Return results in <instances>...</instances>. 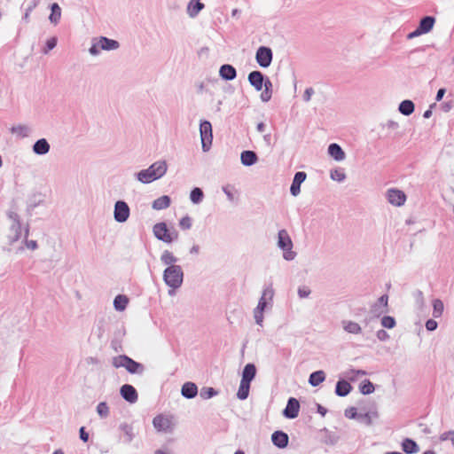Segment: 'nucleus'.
<instances>
[{"label":"nucleus","mask_w":454,"mask_h":454,"mask_svg":"<svg viewBox=\"0 0 454 454\" xmlns=\"http://www.w3.org/2000/svg\"><path fill=\"white\" fill-rule=\"evenodd\" d=\"M168 170V164L166 160H157L147 168L142 169L135 173V177L142 184H151L165 176Z\"/></svg>","instance_id":"f257e3e1"},{"label":"nucleus","mask_w":454,"mask_h":454,"mask_svg":"<svg viewBox=\"0 0 454 454\" xmlns=\"http://www.w3.org/2000/svg\"><path fill=\"white\" fill-rule=\"evenodd\" d=\"M184 270L179 266L166 267L163 270L162 278L167 286L170 288L168 294L172 295L175 291L180 288L184 282Z\"/></svg>","instance_id":"f03ea898"},{"label":"nucleus","mask_w":454,"mask_h":454,"mask_svg":"<svg viewBox=\"0 0 454 454\" xmlns=\"http://www.w3.org/2000/svg\"><path fill=\"white\" fill-rule=\"evenodd\" d=\"M274 296V289L271 286H268L263 288L262 295L259 299L257 306L254 309V318L257 325H262L263 322V313L268 308V306L272 305Z\"/></svg>","instance_id":"7ed1b4c3"},{"label":"nucleus","mask_w":454,"mask_h":454,"mask_svg":"<svg viewBox=\"0 0 454 454\" xmlns=\"http://www.w3.org/2000/svg\"><path fill=\"white\" fill-rule=\"evenodd\" d=\"M112 364L115 368H125L131 374H143L145 365L128 356L127 355H119L113 357Z\"/></svg>","instance_id":"20e7f679"},{"label":"nucleus","mask_w":454,"mask_h":454,"mask_svg":"<svg viewBox=\"0 0 454 454\" xmlns=\"http://www.w3.org/2000/svg\"><path fill=\"white\" fill-rule=\"evenodd\" d=\"M120 47L118 41L108 38L106 36H100L98 39L94 38L91 43V46L89 49V52L92 56H98L100 51H114Z\"/></svg>","instance_id":"39448f33"},{"label":"nucleus","mask_w":454,"mask_h":454,"mask_svg":"<svg viewBox=\"0 0 454 454\" xmlns=\"http://www.w3.org/2000/svg\"><path fill=\"white\" fill-rule=\"evenodd\" d=\"M278 247L283 251V258L286 261H293L295 258L296 253L293 251V241L285 229L278 232Z\"/></svg>","instance_id":"423d86ee"},{"label":"nucleus","mask_w":454,"mask_h":454,"mask_svg":"<svg viewBox=\"0 0 454 454\" xmlns=\"http://www.w3.org/2000/svg\"><path fill=\"white\" fill-rule=\"evenodd\" d=\"M6 216L12 222L9 231L10 234L8 235V240L10 244H13L17 242L21 237V223L20 215L12 210H8L6 212Z\"/></svg>","instance_id":"0eeeda50"},{"label":"nucleus","mask_w":454,"mask_h":454,"mask_svg":"<svg viewBox=\"0 0 454 454\" xmlns=\"http://www.w3.org/2000/svg\"><path fill=\"white\" fill-rule=\"evenodd\" d=\"M200 133L201 139V147L203 152H208L212 145L213 131L212 125L208 121H201L200 123Z\"/></svg>","instance_id":"6e6552de"},{"label":"nucleus","mask_w":454,"mask_h":454,"mask_svg":"<svg viewBox=\"0 0 454 454\" xmlns=\"http://www.w3.org/2000/svg\"><path fill=\"white\" fill-rule=\"evenodd\" d=\"M273 59L272 50L269 46H260L255 52L256 63L262 68L269 67Z\"/></svg>","instance_id":"1a4fd4ad"},{"label":"nucleus","mask_w":454,"mask_h":454,"mask_svg":"<svg viewBox=\"0 0 454 454\" xmlns=\"http://www.w3.org/2000/svg\"><path fill=\"white\" fill-rule=\"evenodd\" d=\"M130 215V209L124 200H117L114 204V218L117 223H125Z\"/></svg>","instance_id":"9d476101"},{"label":"nucleus","mask_w":454,"mask_h":454,"mask_svg":"<svg viewBox=\"0 0 454 454\" xmlns=\"http://www.w3.org/2000/svg\"><path fill=\"white\" fill-rule=\"evenodd\" d=\"M267 79H269V77L258 70L250 72L247 76L249 84L254 87L256 91L262 90Z\"/></svg>","instance_id":"9b49d317"},{"label":"nucleus","mask_w":454,"mask_h":454,"mask_svg":"<svg viewBox=\"0 0 454 454\" xmlns=\"http://www.w3.org/2000/svg\"><path fill=\"white\" fill-rule=\"evenodd\" d=\"M300 402L295 397H289L286 408L283 410V416L289 419L298 417L300 411Z\"/></svg>","instance_id":"f8f14e48"},{"label":"nucleus","mask_w":454,"mask_h":454,"mask_svg":"<svg viewBox=\"0 0 454 454\" xmlns=\"http://www.w3.org/2000/svg\"><path fill=\"white\" fill-rule=\"evenodd\" d=\"M168 228L165 222L157 223L153 227V232L155 238L164 243H170V237L168 235Z\"/></svg>","instance_id":"ddd939ff"},{"label":"nucleus","mask_w":454,"mask_h":454,"mask_svg":"<svg viewBox=\"0 0 454 454\" xmlns=\"http://www.w3.org/2000/svg\"><path fill=\"white\" fill-rule=\"evenodd\" d=\"M387 197L388 202L396 207L403 206L406 200L405 193L403 191L395 188L387 190Z\"/></svg>","instance_id":"4468645a"},{"label":"nucleus","mask_w":454,"mask_h":454,"mask_svg":"<svg viewBox=\"0 0 454 454\" xmlns=\"http://www.w3.org/2000/svg\"><path fill=\"white\" fill-rule=\"evenodd\" d=\"M153 425L158 432L167 433L171 430L172 422L170 419L160 414L153 418Z\"/></svg>","instance_id":"2eb2a0df"},{"label":"nucleus","mask_w":454,"mask_h":454,"mask_svg":"<svg viewBox=\"0 0 454 454\" xmlns=\"http://www.w3.org/2000/svg\"><path fill=\"white\" fill-rule=\"evenodd\" d=\"M121 396L130 403H135L138 399L137 389L129 384H124L120 389Z\"/></svg>","instance_id":"dca6fc26"},{"label":"nucleus","mask_w":454,"mask_h":454,"mask_svg":"<svg viewBox=\"0 0 454 454\" xmlns=\"http://www.w3.org/2000/svg\"><path fill=\"white\" fill-rule=\"evenodd\" d=\"M271 442L277 448L285 449L288 446L289 436L286 432L282 430H277L271 434Z\"/></svg>","instance_id":"f3484780"},{"label":"nucleus","mask_w":454,"mask_h":454,"mask_svg":"<svg viewBox=\"0 0 454 454\" xmlns=\"http://www.w3.org/2000/svg\"><path fill=\"white\" fill-rule=\"evenodd\" d=\"M307 174L304 171H298L294 174L290 186V193L296 197L301 192V184L306 180Z\"/></svg>","instance_id":"a211bd4d"},{"label":"nucleus","mask_w":454,"mask_h":454,"mask_svg":"<svg viewBox=\"0 0 454 454\" xmlns=\"http://www.w3.org/2000/svg\"><path fill=\"white\" fill-rule=\"evenodd\" d=\"M50 150L51 145L46 138H40L32 145V151L36 155H45L50 152Z\"/></svg>","instance_id":"6ab92c4d"},{"label":"nucleus","mask_w":454,"mask_h":454,"mask_svg":"<svg viewBox=\"0 0 454 454\" xmlns=\"http://www.w3.org/2000/svg\"><path fill=\"white\" fill-rule=\"evenodd\" d=\"M219 75L223 80L232 81L237 77V70L231 64H223L220 67Z\"/></svg>","instance_id":"aec40b11"},{"label":"nucleus","mask_w":454,"mask_h":454,"mask_svg":"<svg viewBox=\"0 0 454 454\" xmlns=\"http://www.w3.org/2000/svg\"><path fill=\"white\" fill-rule=\"evenodd\" d=\"M259 158L255 152L245 150L240 154V161L246 167H251L257 163Z\"/></svg>","instance_id":"412c9836"},{"label":"nucleus","mask_w":454,"mask_h":454,"mask_svg":"<svg viewBox=\"0 0 454 454\" xmlns=\"http://www.w3.org/2000/svg\"><path fill=\"white\" fill-rule=\"evenodd\" d=\"M181 395L186 399H192L198 395V387L192 381H187L181 387Z\"/></svg>","instance_id":"4be33fe9"},{"label":"nucleus","mask_w":454,"mask_h":454,"mask_svg":"<svg viewBox=\"0 0 454 454\" xmlns=\"http://www.w3.org/2000/svg\"><path fill=\"white\" fill-rule=\"evenodd\" d=\"M328 154L336 161H341L345 159L346 154L340 145L332 143L328 146Z\"/></svg>","instance_id":"5701e85b"},{"label":"nucleus","mask_w":454,"mask_h":454,"mask_svg":"<svg viewBox=\"0 0 454 454\" xmlns=\"http://www.w3.org/2000/svg\"><path fill=\"white\" fill-rule=\"evenodd\" d=\"M352 391V386L346 380H339L335 386V394L338 396L345 397Z\"/></svg>","instance_id":"b1692460"},{"label":"nucleus","mask_w":454,"mask_h":454,"mask_svg":"<svg viewBox=\"0 0 454 454\" xmlns=\"http://www.w3.org/2000/svg\"><path fill=\"white\" fill-rule=\"evenodd\" d=\"M434 23H435V18L434 16H431V15H427V16H424L419 20L418 27L424 34H427V33L430 32L433 29Z\"/></svg>","instance_id":"393cba45"},{"label":"nucleus","mask_w":454,"mask_h":454,"mask_svg":"<svg viewBox=\"0 0 454 454\" xmlns=\"http://www.w3.org/2000/svg\"><path fill=\"white\" fill-rule=\"evenodd\" d=\"M255 376H256L255 365L252 363L247 364L245 365V367L243 368L241 380L251 383L253 381V380L255 378Z\"/></svg>","instance_id":"a878e982"},{"label":"nucleus","mask_w":454,"mask_h":454,"mask_svg":"<svg viewBox=\"0 0 454 454\" xmlns=\"http://www.w3.org/2000/svg\"><path fill=\"white\" fill-rule=\"evenodd\" d=\"M171 204V198L168 195H162L152 203V207L154 210H163L168 208Z\"/></svg>","instance_id":"bb28decb"},{"label":"nucleus","mask_w":454,"mask_h":454,"mask_svg":"<svg viewBox=\"0 0 454 454\" xmlns=\"http://www.w3.org/2000/svg\"><path fill=\"white\" fill-rule=\"evenodd\" d=\"M205 7L204 4L200 0H191L187 6V12L191 18L198 16L200 12Z\"/></svg>","instance_id":"cd10ccee"},{"label":"nucleus","mask_w":454,"mask_h":454,"mask_svg":"<svg viewBox=\"0 0 454 454\" xmlns=\"http://www.w3.org/2000/svg\"><path fill=\"white\" fill-rule=\"evenodd\" d=\"M402 450L406 454H415L419 452V447L414 440L411 438H405L402 442Z\"/></svg>","instance_id":"c85d7f7f"},{"label":"nucleus","mask_w":454,"mask_h":454,"mask_svg":"<svg viewBox=\"0 0 454 454\" xmlns=\"http://www.w3.org/2000/svg\"><path fill=\"white\" fill-rule=\"evenodd\" d=\"M160 262L162 264L167 267L170 266H178L176 262H178V258L173 254L172 252L168 250H164L160 254Z\"/></svg>","instance_id":"c756f323"},{"label":"nucleus","mask_w":454,"mask_h":454,"mask_svg":"<svg viewBox=\"0 0 454 454\" xmlns=\"http://www.w3.org/2000/svg\"><path fill=\"white\" fill-rule=\"evenodd\" d=\"M322 432L324 433L323 442L325 444L330 446L337 444L340 440V436L335 432L330 431L326 428H324Z\"/></svg>","instance_id":"7c9ffc66"},{"label":"nucleus","mask_w":454,"mask_h":454,"mask_svg":"<svg viewBox=\"0 0 454 454\" xmlns=\"http://www.w3.org/2000/svg\"><path fill=\"white\" fill-rule=\"evenodd\" d=\"M343 329L352 334H359L362 333V328L359 324L351 320H343L341 322Z\"/></svg>","instance_id":"2f4dec72"},{"label":"nucleus","mask_w":454,"mask_h":454,"mask_svg":"<svg viewBox=\"0 0 454 454\" xmlns=\"http://www.w3.org/2000/svg\"><path fill=\"white\" fill-rule=\"evenodd\" d=\"M119 428L124 433V442L130 443L136 435L133 427L128 423H121Z\"/></svg>","instance_id":"473e14b6"},{"label":"nucleus","mask_w":454,"mask_h":454,"mask_svg":"<svg viewBox=\"0 0 454 454\" xmlns=\"http://www.w3.org/2000/svg\"><path fill=\"white\" fill-rule=\"evenodd\" d=\"M325 380V373L324 371L318 370L310 373L309 377V383L312 387H317Z\"/></svg>","instance_id":"72a5a7b5"},{"label":"nucleus","mask_w":454,"mask_h":454,"mask_svg":"<svg viewBox=\"0 0 454 454\" xmlns=\"http://www.w3.org/2000/svg\"><path fill=\"white\" fill-rule=\"evenodd\" d=\"M398 110L402 114L409 116L414 112L415 105L411 100L404 99L399 104Z\"/></svg>","instance_id":"f704fd0d"},{"label":"nucleus","mask_w":454,"mask_h":454,"mask_svg":"<svg viewBox=\"0 0 454 454\" xmlns=\"http://www.w3.org/2000/svg\"><path fill=\"white\" fill-rule=\"evenodd\" d=\"M31 131L32 130L28 126L23 125V124H19L17 126H12L11 128V132L14 135H17L18 137H20L21 138L29 137V135L31 134Z\"/></svg>","instance_id":"c9c22d12"},{"label":"nucleus","mask_w":454,"mask_h":454,"mask_svg":"<svg viewBox=\"0 0 454 454\" xmlns=\"http://www.w3.org/2000/svg\"><path fill=\"white\" fill-rule=\"evenodd\" d=\"M61 18V8L57 3H53L51 4V14L49 16L50 21L56 25L59 22Z\"/></svg>","instance_id":"e433bc0d"},{"label":"nucleus","mask_w":454,"mask_h":454,"mask_svg":"<svg viewBox=\"0 0 454 454\" xmlns=\"http://www.w3.org/2000/svg\"><path fill=\"white\" fill-rule=\"evenodd\" d=\"M250 382L240 380V384L237 392V398L239 400H246L249 395Z\"/></svg>","instance_id":"4c0bfd02"},{"label":"nucleus","mask_w":454,"mask_h":454,"mask_svg":"<svg viewBox=\"0 0 454 454\" xmlns=\"http://www.w3.org/2000/svg\"><path fill=\"white\" fill-rule=\"evenodd\" d=\"M272 82L270 79H267L263 85V90L260 95V98L262 102H269L272 97Z\"/></svg>","instance_id":"58836bf2"},{"label":"nucleus","mask_w":454,"mask_h":454,"mask_svg":"<svg viewBox=\"0 0 454 454\" xmlns=\"http://www.w3.org/2000/svg\"><path fill=\"white\" fill-rule=\"evenodd\" d=\"M365 375H367V372L361 369H349L344 373L345 378L350 381H356L358 377Z\"/></svg>","instance_id":"ea45409f"},{"label":"nucleus","mask_w":454,"mask_h":454,"mask_svg":"<svg viewBox=\"0 0 454 454\" xmlns=\"http://www.w3.org/2000/svg\"><path fill=\"white\" fill-rule=\"evenodd\" d=\"M129 299L126 295L118 294L114 300V307L117 311H122L126 309Z\"/></svg>","instance_id":"a19ab883"},{"label":"nucleus","mask_w":454,"mask_h":454,"mask_svg":"<svg viewBox=\"0 0 454 454\" xmlns=\"http://www.w3.org/2000/svg\"><path fill=\"white\" fill-rule=\"evenodd\" d=\"M204 198L203 191L199 187H194L190 192V200L193 204H200Z\"/></svg>","instance_id":"79ce46f5"},{"label":"nucleus","mask_w":454,"mask_h":454,"mask_svg":"<svg viewBox=\"0 0 454 454\" xmlns=\"http://www.w3.org/2000/svg\"><path fill=\"white\" fill-rule=\"evenodd\" d=\"M359 390L363 395H370L374 392L375 387L369 380H364L359 385Z\"/></svg>","instance_id":"37998d69"},{"label":"nucleus","mask_w":454,"mask_h":454,"mask_svg":"<svg viewBox=\"0 0 454 454\" xmlns=\"http://www.w3.org/2000/svg\"><path fill=\"white\" fill-rule=\"evenodd\" d=\"M444 309L443 302L440 299L433 300V317L437 318L442 315Z\"/></svg>","instance_id":"c03bdc74"},{"label":"nucleus","mask_w":454,"mask_h":454,"mask_svg":"<svg viewBox=\"0 0 454 454\" xmlns=\"http://www.w3.org/2000/svg\"><path fill=\"white\" fill-rule=\"evenodd\" d=\"M217 394L218 392L214 387H204L200 389V396L204 400H207L215 396Z\"/></svg>","instance_id":"a18cd8bd"},{"label":"nucleus","mask_w":454,"mask_h":454,"mask_svg":"<svg viewBox=\"0 0 454 454\" xmlns=\"http://www.w3.org/2000/svg\"><path fill=\"white\" fill-rule=\"evenodd\" d=\"M97 413L101 419H106L109 416V406L106 402H100L97 405Z\"/></svg>","instance_id":"49530a36"},{"label":"nucleus","mask_w":454,"mask_h":454,"mask_svg":"<svg viewBox=\"0 0 454 454\" xmlns=\"http://www.w3.org/2000/svg\"><path fill=\"white\" fill-rule=\"evenodd\" d=\"M330 177L337 182H343L346 179V174L341 168L332 169L330 172Z\"/></svg>","instance_id":"de8ad7c7"},{"label":"nucleus","mask_w":454,"mask_h":454,"mask_svg":"<svg viewBox=\"0 0 454 454\" xmlns=\"http://www.w3.org/2000/svg\"><path fill=\"white\" fill-rule=\"evenodd\" d=\"M380 323L383 327L387 328V329H392L396 325L395 319L392 316H384L381 318Z\"/></svg>","instance_id":"09e8293b"},{"label":"nucleus","mask_w":454,"mask_h":454,"mask_svg":"<svg viewBox=\"0 0 454 454\" xmlns=\"http://www.w3.org/2000/svg\"><path fill=\"white\" fill-rule=\"evenodd\" d=\"M57 43H58V38L56 36H52V37L49 38L46 41L44 48L43 49V53L48 54L50 51L53 50L57 46Z\"/></svg>","instance_id":"8fccbe9b"},{"label":"nucleus","mask_w":454,"mask_h":454,"mask_svg":"<svg viewBox=\"0 0 454 454\" xmlns=\"http://www.w3.org/2000/svg\"><path fill=\"white\" fill-rule=\"evenodd\" d=\"M192 225V220L189 215L182 217L179 221V226L183 230H190Z\"/></svg>","instance_id":"3c124183"},{"label":"nucleus","mask_w":454,"mask_h":454,"mask_svg":"<svg viewBox=\"0 0 454 454\" xmlns=\"http://www.w3.org/2000/svg\"><path fill=\"white\" fill-rule=\"evenodd\" d=\"M37 4L38 0H25L22 4V8L24 9V11L32 12L33 10L37 6Z\"/></svg>","instance_id":"603ef678"},{"label":"nucleus","mask_w":454,"mask_h":454,"mask_svg":"<svg viewBox=\"0 0 454 454\" xmlns=\"http://www.w3.org/2000/svg\"><path fill=\"white\" fill-rule=\"evenodd\" d=\"M357 420L360 422L365 423L367 426H370L372 423V413L371 412L359 413Z\"/></svg>","instance_id":"864d4df0"},{"label":"nucleus","mask_w":454,"mask_h":454,"mask_svg":"<svg viewBox=\"0 0 454 454\" xmlns=\"http://www.w3.org/2000/svg\"><path fill=\"white\" fill-rule=\"evenodd\" d=\"M345 416L350 419H357L359 413L357 412L356 408L349 407L345 410Z\"/></svg>","instance_id":"5fc2aeb1"},{"label":"nucleus","mask_w":454,"mask_h":454,"mask_svg":"<svg viewBox=\"0 0 454 454\" xmlns=\"http://www.w3.org/2000/svg\"><path fill=\"white\" fill-rule=\"evenodd\" d=\"M233 189H234V187L230 184H227V185H224L222 187V190L224 192V194L226 195L229 201L234 200V195L232 192Z\"/></svg>","instance_id":"6e6d98bb"},{"label":"nucleus","mask_w":454,"mask_h":454,"mask_svg":"<svg viewBox=\"0 0 454 454\" xmlns=\"http://www.w3.org/2000/svg\"><path fill=\"white\" fill-rule=\"evenodd\" d=\"M297 293L298 296L303 299L309 296V294H311V290L306 286H299Z\"/></svg>","instance_id":"4d7b16f0"},{"label":"nucleus","mask_w":454,"mask_h":454,"mask_svg":"<svg viewBox=\"0 0 454 454\" xmlns=\"http://www.w3.org/2000/svg\"><path fill=\"white\" fill-rule=\"evenodd\" d=\"M371 311L372 314L376 316H380L382 313H385L387 311V309L382 308L378 302H376L374 305L372 306Z\"/></svg>","instance_id":"13d9d810"},{"label":"nucleus","mask_w":454,"mask_h":454,"mask_svg":"<svg viewBox=\"0 0 454 454\" xmlns=\"http://www.w3.org/2000/svg\"><path fill=\"white\" fill-rule=\"evenodd\" d=\"M376 336L380 341H386L390 338L389 334L383 329L377 331Z\"/></svg>","instance_id":"bf43d9fd"},{"label":"nucleus","mask_w":454,"mask_h":454,"mask_svg":"<svg viewBox=\"0 0 454 454\" xmlns=\"http://www.w3.org/2000/svg\"><path fill=\"white\" fill-rule=\"evenodd\" d=\"M437 326H438V324L434 319H428L426 322V328L429 332H433V331L436 330Z\"/></svg>","instance_id":"052dcab7"},{"label":"nucleus","mask_w":454,"mask_h":454,"mask_svg":"<svg viewBox=\"0 0 454 454\" xmlns=\"http://www.w3.org/2000/svg\"><path fill=\"white\" fill-rule=\"evenodd\" d=\"M442 441H447L450 440L454 446V431H449L445 432L441 436Z\"/></svg>","instance_id":"680f3d73"},{"label":"nucleus","mask_w":454,"mask_h":454,"mask_svg":"<svg viewBox=\"0 0 454 454\" xmlns=\"http://www.w3.org/2000/svg\"><path fill=\"white\" fill-rule=\"evenodd\" d=\"M79 436H80V439L83 442H87L89 441L90 435H89V433L86 431L84 427H82L80 428V430H79Z\"/></svg>","instance_id":"e2e57ef3"},{"label":"nucleus","mask_w":454,"mask_h":454,"mask_svg":"<svg viewBox=\"0 0 454 454\" xmlns=\"http://www.w3.org/2000/svg\"><path fill=\"white\" fill-rule=\"evenodd\" d=\"M314 92H315V91H314V89H313V88H311V87L307 88V89L305 90L304 93H303V96H302L303 100H304L305 102H309V101L310 100V98H311L312 95L314 94Z\"/></svg>","instance_id":"0e129e2a"},{"label":"nucleus","mask_w":454,"mask_h":454,"mask_svg":"<svg viewBox=\"0 0 454 454\" xmlns=\"http://www.w3.org/2000/svg\"><path fill=\"white\" fill-rule=\"evenodd\" d=\"M383 309H387L388 306V296L387 294L381 295L377 301Z\"/></svg>","instance_id":"69168bd1"},{"label":"nucleus","mask_w":454,"mask_h":454,"mask_svg":"<svg viewBox=\"0 0 454 454\" xmlns=\"http://www.w3.org/2000/svg\"><path fill=\"white\" fill-rule=\"evenodd\" d=\"M42 201L41 200H38V201H35V200H31L28 205H27V213L31 215H32V211L41 203Z\"/></svg>","instance_id":"338daca9"},{"label":"nucleus","mask_w":454,"mask_h":454,"mask_svg":"<svg viewBox=\"0 0 454 454\" xmlns=\"http://www.w3.org/2000/svg\"><path fill=\"white\" fill-rule=\"evenodd\" d=\"M421 35H424V33L421 30H419V27H417L415 30L407 35V39H413Z\"/></svg>","instance_id":"774afa93"}]
</instances>
